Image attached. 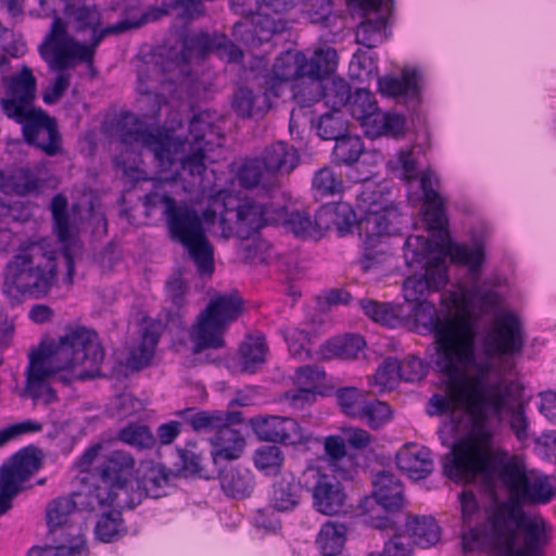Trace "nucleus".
Returning a JSON list of instances; mask_svg holds the SVG:
<instances>
[{"label":"nucleus","mask_w":556,"mask_h":556,"mask_svg":"<svg viewBox=\"0 0 556 556\" xmlns=\"http://www.w3.org/2000/svg\"><path fill=\"white\" fill-rule=\"evenodd\" d=\"M104 349L96 331L85 327L68 328L56 342L42 344L29 357L23 396L34 404L59 401L52 384L70 387L100 376Z\"/></svg>","instance_id":"f257e3e1"},{"label":"nucleus","mask_w":556,"mask_h":556,"mask_svg":"<svg viewBox=\"0 0 556 556\" xmlns=\"http://www.w3.org/2000/svg\"><path fill=\"white\" fill-rule=\"evenodd\" d=\"M523 533V548L514 556H542L551 542V526L541 517L528 516L516 498L494 500L483 525L471 527L462 535L464 553L493 551L510 554L515 549L517 531Z\"/></svg>","instance_id":"f03ea898"},{"label":"nucleus","mask_w":556,"mask_h":556,"mask_svg":"<svg viewBox=\"0 0 556 556\" xmlns=\"http://www.w3.org/2000/svg\"><path fill=\"white\" fill-rule=\"evenodd\" d=\"M408 315L417 327L434 336V353L430 362L444 377H460V368H468L477 359L475 332L460 333L456 319L450 313L439 314L434 303L426 300L412 302Z\"/></svg>","instance_id":"7ed1b4c3"},{"label":"nucleus","mask_w":556,"mask_h":556,"mask_svg":"<svg viewBox=\"0 0 556 556\" xmlns=\"http://www.w3.org/2000/svg\"><path fill=\"white\" fill-rule=\"evenodd\" d=\"M58 280V261L53 250L42 242L21 245L3 270V294L11 304L25 299L46 298Z\"/></svg>","instance_id":"20e7f679"},{"label":"nucleus","mask_w":556,"mask_h":556,"mask_svg":"<svg viewBox=\"0 0 556 556\" xmlns=\"http://www.w3.org/2000/svg\"><path fill=\"white\" fill-rule=\"evenodd\" d=\"M460 377H446L451 389L467 405L470 416V435L481 445L488 446L493 439L489 413L492 414L493 383H488L493 372L489 357L475 359L473 365L460 368Z\"/></svg>","instance_id":"39448f33"},{"label":"nucleus","mask_w":556,"mask_h":556,"mask_svg":"<svg viewBox=\"0 0 556 556\" xmlns=\"http://www.w3.org/2000/svg\"><path fill=\"white\" fill-rule=\"evenodd\" d=\"M443 472L454 481H460L484 473L496 476L515 495H519L528 480L525 465L516 457L490 458L475 453L470 443L455 444L443 458Z\"/></svg>","instance_id":"423d86ee"},{"label":"nucleus","mask_w":556,"mask_h":556,"mask_svg":"<svg viewBox=\"0 0 556 556\" xmlns=\"http://www.w3.org/2000/svg\"><path fill=\"white\" fill-rule=\"evenodd\" d=\"M36 94L37 79L31 68L24 65L7 81L4 97L0 99L3 114L22 126V134L27 143L37 141L41 130L51 132V122L54 119L35 105Z\"/></svg>","instance_id":"0eeeda50"},{"label":"nucleus","mask_w":556,"mask_h":556,"mask_svg":"<svg viewBox=\"0 0 556 556\" xmlns=\"http://www.w3.org/2000/svg\"><path fill=\"white\" fill-rule=\"evenodd\" d=\"M135 464L134 456L126 451L115 450L104 457L97 467L101 482L91 492L100 507L134 509L141 503V493L131 492Z\"/></svg>","instance_id":"6e6552de"},{"label":"nucleus","mask_w":556,"mask_h":556,"mask_svg":"<svg viewBox=\"0 0 556 556\" xmlns=\"http://www.w3.org/2000/svg\"><path fill=\"white\" fill-rule=\"evenodd\" d=\"M431 242L422 236H409L404 243V258L409 267L421 266L424 274L409 276L403 283V295L407 303L426 301L432 292L445 288L448 278L444 257L430 260Z\"/></svg>","instance_id":"1a4fd4ad"},{"label":"nucleus","mask_w":556,"mask_h":556,"mask_svg":"<svg viewBox=\"0 0 556 556\" xmlns=\"http://www.w3.org/2000/svg\"><path fill=\"white\" fill-rule=\"evenodd\" d=\"M361 230L368 236H393L401 231L403 215L393 203L392 190L387 185L366 181L356 195Z\"/></svg>","instance_id":"9d476101"},{"label":"nucleus","mask_w":556,"mask_h":556,"mask_svg":"<svg viewBox=\"0 0 556 556\" xmlns=\"http://www.w3.org/2000/svg\"><path fill=\"white\" fill-rule=\"evenodd\" d=\"M243 301L236 294H223L211 299L206 308L199 315L191 339L193 353L200 354L207 349H220L225 342L223 336L232 321L241 314Z\"/></svg>","instance_id":"9b49d317"},{"label":"nucleus","mask_w":556,"mask_h":556,"mask_svg":"<svg viewBox=\"0 0 556 556\" xmlns=\"http://www.w3.org/2000/svg\"><path fill=\"white\" fill-rule=\"evenodd\" d=\"M224 137L220 129L208 121V115L200 113L194 115L189 124V134L186 138L188 154L182 156L180 167L190 177L201 184L206 172V162H213L208 153L223 146Z\"/></svg>","instance_id":"f8f14e48"},{"label":"nucleus","mask_w":556,"mask_h":556,"mask_svg":"<svg viewBox=\"0 0 556 556\" xmlns=\"http://www.w3.org/2000/svg\"><path fill=\"white\" fill-rule=\"evenodd\" d=\"M302 483L311 494L312 506L317 513L333 516L344 510L348 495L334 475L320 467L308 466L302 471Z\"/></svg>","instance_id":"ddd939ff"},{"label":"nucleus","mask_w":556,"mask_h":556,"mask_svg":"<svg viewBox=\"0 0 556 556\" xmlns=\"http://www.w3.org/2000/svg\"><path fill=\"white\" fill-rule=\"evenodd\" d=\"M118 131L124 143H140L148 148L161 166H173L177 161L172 151V137L166 132L152 131L139 116L126 112L118 121Z\"/></svg>","instance_id":"4468645a"},{"label":"nucleus","mask_w":556,"mask_h":556,"mask_svg":"<svg viewBox=\"0 0 556 556\" xmlns=\"http://www.w3.org/2000/svg\"><path fill=\"white\" fill-rule=\"evenodd\" d=\"M492 415L498 421L507 418L509 429L519 442L530 438V420L526 415V403L521 394L514 392L509 386L493 383Z\"/></svg>","instance_id":"2eb2a0df"},{"label":"nucleus","mask_w":556,"mask_h":556,"mask_svg":"<svg viewBox=\"0 0 556 556\" xmlns=\"http://www.w3.org/2000/svg\"><path fill=\"white\" fill-rule=\"evenodd\" d=\"M495 330L490 337V345L484 348L482 355L477 353V359L489 357L494 366V355L515 356L521 354L526 334L520 318L514 313H503L495 319Z\"/></svg>","instance_id":"dca6fc26"},{"label":"nucleus","mask_w":556,"mask_h":556,"mask_svg":"<svg viewBox=\"0 0 556 556\" xmlns=\"http://www.w3.org/2000/svg\"><path fill=\"white\" fill-rule=\"evenodd\" d=\"M250 425L255 435L265 442L294 445L308 439L299 422L290 417L256 416L251 418Z\"/></svg>","instance_id":"f3484780"},{"label":"nucleus","mask_w":556,"mask_h":556,"mask_svg":"<svg viewBox=\"0 0 556 556\" xmlns=\"http://www.w3.org/2000/svg\"><path fill=\"white\" fill-rule=\"evenodd\" d=\"M227 421L220 425L214 435L210 439L214 447L212 451L213 460L218 464L220 459H238L244 448L245 440L240 430L235 429L237 425H242L243 415L241 412H228Z\"/></svg>","instance_id":"a211bd4d"},{"label":"nucleus","mask_w":556,"mask_h":556,"mask_svg":"<svg viewBox=\"0 0 556 556\" xmlns=\"http://www.w3.org/2000/svg\"><path fill=\"white\" fill-rule=\"evenodd\" d=\"M420 80V72L410 68L404 70L400 77H380L378 87L382 94L395 99L408 109H416L421 101Z\"/></svg>","instance_id":"6ab92c4d"},{"label":"nucleus","mask_w":556,"mask_h":556,"mask_svg":"<svg viewBox=\"0 0 556 556\" xmlns=\"http://www.w3.org/2000/svg\"><path fill=\"white\" fill-rule=\"evenodd\" d=\"M165 216L169 237L181 245L206 233L197 210L186 203L170 206Z\"/></svg>","instance_id":"aec40b11"},{"label":"nucleus","mask_w":556,"mask_h":556,"mask_svg":"<svg viewBox=\"0 0 556 556\" xmlns=\"http://www.w3.org/2000/svg\"><path fill=\"white\" fill-rule=\"evenodd\" d=\"M197 48L201 56L206 55L213 51H228L229 60L237 61L238 56L242 53L236 48V46L223 34H200L188 41H185L184 47L173 62V65L180 67V72H184L182 66L190 62L191 50Z\"/></svg>","instance_id":"412c9836"},{"label":"nucleus","mask_w":556,"mask_h":556,"mask_svg":"<svg viewBox=\"0 0 556 556\" xmlns=\"http://www.w3.org/2000/svg\"><path fill=\"white\" fill-rule=\"evenodd\" d=\"M302 475L296 479L292 473H286L276 479L268 493L269 507L279 513L293 511L301 503Z\"/></svg>","instance_id":"4be33fe9"},{"label":"nucleus","mask_w":556,"mask_h":556,"mask_svg":"<svg viewBox=\"0 0 556 556\" xmlns=\"http://www.w3.org/2000/svg\"><path fill=\"white\" fill-rule=\"evenodd\" d=\"M178 477V472L173 471L163 464L150 463L144 467L142 477L135 480L131 492H140L141 501L143 497L160 498L167 495V489L172 481Z\"/></svg>","instance_id":"5701e85b"},{"label":"nucleus","mask_w":556,"mask_h":556,"mask_svg":"<svg viewBox=\"0 0 556 556\" xmlns=\"http://www.w3.org/2000/svg\"><path fill=\"white\" fill-rule=\"evenodd\" d=\"M397 468L413 480L427 478L433 471L431 451L426 446L407 443L396 453Z\"/></svg>","instance_id":"b1692460"},{"label":"nucleus","mask_w":556,"mask_h":556,"mask_svg":"<svg viewBox=\"0 0 556 556\" xmlns=\"http://www.w3.org/2000/svg\"><path fill=\"white\" fill-rule=\"evenodd\" d=\"M142 27V21H118L112 25L103 27L100 31L91 36L89 43H81L72 39L70 47L72 49L76 64L78 62L92 64L97 48L102 40L109 36H118Z\"/></svg>","instance_id":"393cba45"},{"label":"nucleus","mask_w":556,"mask_h":556,"mask_svg":"<svg viewBox=\"0 0 556 556\" xmlns=\"http://www.w3.org/2000/svg\"><path fill=\"white\" fill-rule=\"evenodd\" d=\"M41 466V451L36 446L29 445L13 455L10 467L1 468V477L9 479L17 486H22Z\"/></svg>","instance_id":"a878e982"},{"label":"nucleus","mask_w":556,"mask_h":556,"mask_svg":"<svg viewBox=\"0 0 556 556\" xmlns=\"http://www.w3.org/2000/svg\"><path fill=\"white\" fill-rule=\"evenodd\" d=\"M355 223L356 212L346 202L327 203L318 208L317 226L323 228V232L337 229L339 236L344 237L352 231Z\"/></svg>","instance_id":"bb28decb"},{"label":"nucleus","mask_w":556,"mask_h":556,"mask_svg":"<svg viewBox=\"0 0 556 556\" xmlns=\"http://www.w3.org/2000/svg\"><path fill=\"white\" fill-rule=\"evenodd\" d=\"M404 486L392 472L380 471L374 481V498L387 513L400 511L404 505Z\"/></svg>","instance_id":"cd10ccee"},{"label":"nucleus","mask_w":556,"mask_h":556,"mask_svg":"<svg viewBox=\"0 0 556 556\" xmlns=\"http://www.w3.org/2000/svg\"><path fill=\"white\" fill-rule=\"evenodd\" d=\"M261 157L265 169L273 178H277V175L290 174L300 164L298 149L285 141H278L267 147Z\"/></svg>","instance_id":"c85d7f7f"},{"label":"nucleus","mask_w":556,"mask_h":556,"mask_svg":"<svg viewBox=\"0 0 556 556\" xmlns=\"http://www.w3.org/2000/svg\"><path fill=\"white\" fill-rule=\"evenodd\" d=\"M233 28L236 33H240L243 29L245 37L242 40L253 47L261 46L263 42L268 41L274 34L282 30L268 13H262L261 11L244 21L237 22Z\"/></svg>","instance_id":"c756f323"},{"label":"nucleus","mask_w":556,"mask_h":556,"mask_svg":"<svg viewBox=\"0 0 556 556\" xmlns=\"http://www.w3.org/2000/svg\"><path fill=\"white\" fill-rule=\"evenodd\" d=\"M276 213L286 229L291 231L296 238L319 239L323 236V228L317 226L318 210L314 217L305 210L288 211L286 207H280Z\"/></svg>","instance_id":"7c9ffc66"},{"label":"nucleus","mask_w":556,"mask_h":556,"mask_svg":"<svg viewBox=\"0 0 556 556\" xmlns=\"http://www.w3.org/2000/svg\"><path fill=\"white\" fill-rule=\"evenodd\" d=\"M271 207L267 203L247 201L237 206L235 212L238 231L250 235L256 232L275 218L270 217Z\"/></svg>","instance_id":"2f4dec72"},{"label":"nucleus","mask_w":556,"mask_h":556,"mask_svg":"<svg viewBox=\"0 0 556 556\" xmlns=\"http://www.w3.org/2000/svg\"><path fill=\"white\" fill-rule=\"evenodd\" d=\"M237 178L239 185L245 189L261 187L266 193L278 187L277 178H273L262 157L249 159L240 167Z\"/></svg>","instance_id":"473e14b6"},{"label":"nucleus","mask_w":556,"mask_h":556,"mask_svg":"<svg viewBox=\"0 0 556 556\" xmlns=\"http://www.w3.org/2000/svg\"><path fill=\"white\" fill-rule=\"evenodd\" d=\"M219 482L227 496L238 500L249 497L255 485L252 471L243 467L222 469Z\"/></svg>","instance_id":"72a5a7b5"},{"label":"nucleus","mask_w":556,"mask_h":556,"mask_svg":"<svg viewBox=\"0 0 556 556\" xmlns=\"http://www.w3.org/2000/svg\"><path fill=\"white\" fill-rule=\"evenodd\" d=\"M364 314L374 321L388 328H399L405 325L406 316L403 305L380 303L371 299L359 300Z\"/></svg>","instance_id":"f704fd0d"},{"label":"nucleus","mask_w":556,"mask_h":556,"mask_svg":"<svg viewBox=\"0 0 556 556\" xmlns=\"http://www.w3.org/2000/svg\"><path fill=\"white\" fill-rule=\"evenodd\" d=\"M41 187L39 178L28 168H18L7 175L0 170V191L21 197L38 193Z\"/></svg>","instance_id":"c9c22d12"},{"label":"nucleus","mask_w":556,"mask_h":556,"mask_svg":"<svg viewBox=\"0 0 556 556\" xmlns=\"http://www.w3.org/2000/svg\"><path fill=\"white\" fill-rule=\"evenodd\" d=\"M406 531L414 543L422 548L435 545L441 539V528L431 516H406Z\"/></svg>","instance_id":"e433bc0d"},{"label":"nucleus","mask_w":556,"mask_h":556,"mask_svg":"<svg viewBox=\"0 0 556 556\" xmlns=\"http://www.w3.org/2000/svg\"><path fill=\"white\" fill-rule=\"evenodd\" d=\"M231 106L241 118H260L268 112L266 96L255 93L247 87H241L233 93Z\"/></svg>","instance_id":"4c0bfd02"},{"label":"nucleus","mask_w":556,"mask_h":556,"mask_svg":"<svg viewBox=\"0 0 556 556\" xmlns=\"http://www.w3.org/2000/svg\"><path fill=\"white\" fill-rule=\"evenodd\" d=\"M182 247L187 250L190 260L194 263L197 273L201 277L212 276L215 270L214 247L206 233L191 240Z\"/></svg>","instance_id":"58836bf2"},{"label":"nucleus","mask_w":556,"mask_h":556,"mask_svg":"<svg viewBox=\"0 0 556 556\" xmlns=\"http://www.w3.org/2000/svg\"><path fill=\"white\" fill-rule=\"evenodd\" d=\"M366 342L359 334H346L328 340L321 346L324 358L354 359L365 348Z\"/></svg>","instance_id":"ea45409f"},{"label":"nucleus","mask_w":556,"mask_h":556,"mask_svg":"<svg viewBox=\"0 0 556 556\" xmlns=\"http://www.w3.org/2000/svg\"><path fill=\"white\" fill-rule=\"evenodd\" d=\"M268 348L265 338L249 337L240 346L239 359L243 372L255 374L266 363Z\"/></svg>","instance_id":"a19ab883"},{"label":"nucleus","mask_w":556,"mask_h":556,"mask_svg":"<svg viewBox=\"0 0 556 556\" xmlns=\"http://www.w3.org/2000/svg\"><path fill=\"white\" fill-rule=\"evenodd\" d=\"M447 253L454 263L467 266L472 277H479L485 258L484 249L481 244L469 247L467 244L448 242Z\"/></svg>","instance_id":"79ce46f5"},{"label":"nucleus","mask_w":556,"mask_h":556,"mask_svg":"<svg viewBox=\"0 0 556 556\" xmlns=\"http://www.w3.org/2000/svg\"><path fill=\"white\" fill-rule=\"evenodd\" d=\"M306 55L301 51L288 50L279 54L273 65V74L288 81L304 78L306 74Z\"/></svg>","instance_id":"37998d69"},{"label":"nucleus","mask_w":556,"mask_h":556,"mask_svg":"<svg viewBox=\"0 0 556 556\" xmlns=\"http://www.w3.org/2000/svg\"><path fill=\"white\" fill-rule=\"evenodd\" d=\"M306 74L305 77L309 78L312 83H319L330 75H332L338 66V53L336 49L328 47L320 49L314 53L311 60L306 59Z\"/></svg>","instance_id":"c03bdc74"},{"label":"nucleus","mask_w":556,"mask_h":556,"mask_svg":"<svg viewBox=\"0 0 556 556\" xmlns=\"http://www.w3.org/2000/svg\"><path fill=\"white\" fill-rule=\"evenodd\" d=\"M227 413L223 410H195V408H186L178 414L197 432H215V430L225 425Z\"/></svg>","instance_id":"a18cd8bd"},{"label":"nucleus","mask_w":556,"mask_h":556,"mask_svg":"<svg viewBox=\"0 0 556 556\" xmlns=\"http://www.w3.org/2000/svg\"><path fill=\"white\" fill-rule=\"evenodd\" d=\"M117 438L121 442L137 451H149L156 446L157 439L147 425L130 422L119 429Z\"/></svg>","instance_id":"49530a36"},{"label":"nucleus","mask_w":556,"mask_h":556,"mask_svg":"<svg viewBox=\"0 0 556 556\" xmlns=\"http://www.w3.org/2000/svg\"><path fill=\"white\" fill-rule=\"evenodd\" d=\"M352 93L350 84L340 77L320 84V98L332 111L341 112L342 108H346Z\"/></svg>","instance_id":"de8ad7c7"},{"label":"nucleus","mask_w":556,"mask_h":556,"mask_svg":"<svg viewBox=\"0 0 556 556\" xmlns=\"http://www.w3.org/2000/svg\"><path fill=\"white\" fill-rule=\"evenodd\" d=\"M39 53L48 63L49 68L53 72L68 73L67 70L76 66L70 43L52 45V47L49 48L46 47V43H41L39 47Z\"/></svg>","instance_id":"09e8293b"},{"label":"nucleus","mask_w":556,"mask_h":556,"mask_svg":"<svg viewBox=\"0 0 556 556\" xmlns=\"http://www.w3.org/2000/svg\"><path fill=\"white\" fill-rule=\"evenodd\" d=\"M160 336L155 331L146 329L141 343L134 348L127 357V366L134 370L148 367L154 356Z\"/></svg>","instance_id":"8fccbe9b"},{"label":"nucleus","mask_w":556,"mask_h":556,"mask_svg":"<svg viewBox=\"0 0 556 556\" xmlns=\"http://www.w3.org/2000/svg\"><path fill=\"white\" fill-rule=\"evenodd\" d=\"M51 213L53 219V232L62 243L70 242L71 216L68 213V202L65 195L59 193L51 200Z\"/></svg>","instance_id":"3c124183"},{"label":"nucleus","mask_w":556,"mask_h":556,"mask_svg":"<svg viewBox=\"0 0 556 556\" xmlns=\"http://www.w3.org/2000/svg\"><path fill=\"white\" fill-rule=\"evenodd\" d=\"M293 98L298 106L290 113V131H293L298 119L301 116H305L307 114L306 111L320 100V84L311 81L308 85L295 89Z\"/></svg>","instance_id":"603ef678"},{"label":"nucleus","mask_w":556,"mask_h":556,"mask_svg":"<svg viewBox=\"0 0 556 556\" xmlns=\"http://www.w3.org/2000/svg\"><path fill=\"white\" fill-rule=\"evenodd\" d=\"M556 494L555 488L549 483L548 477L541 476L528 478L520 494V498L533 504H547Z\"/></svg>","instance_id":"864d4df0"},{"label":"nucleus","mask_w":556,"mask_h":556,"mask_svg":"<svg viewBox=\"0 0 556 556\" xmlns=\"http://www.w3.org/2000/svg\"><path fill=\"white\" fill-rule=\"evenodd\" d=\"M364 151V144L358 136L345 135L336 141L332 156L338 165L356 163Z\"/></svg>","instance_id":"5fc2aeb1"},{"label":"nucleus","mask_w":556,"mask_h":556,"mask_svg":"<svg viewBox=\"0 0 556 556\" xmlns=\"http://www.w3.org/2000/svg\"><path fill=\"white\" fill-rule=\"evenodd\" d=\"M346 108L350 114L358 121H365L378 111L375 94L364 88H357L352 93Z\"/></svg>","instance_id":"6e6d98bb"},{"label":"nucleus","mask_w":556,"mask_h":556,"mask_svg":"<svg viewBox=\"0 0 556 556\" xmlns=\"http://www.w3.org/2000/svg\"><path fill=\"white\" fill-rule=\"evenodd\" d=\"M386 25L387 20L382 15L363 21L356 30V42L367 48L377 47L382 42V30Z\"/></svg>","instance_id":"4d7b16f0"},{"label":"nucleus","mask_w":556,"mask_h":556,"mask_svg":"<svg viewBox=\"0 0 556 556\" xmlns=\"http://www.w3.org/2000/svg\"><path fill=\"white\" fill-rule=\"evenodd\" d=\"M348 122L342 113L332 111L324 113L317 124V134L324 140H338L346 135Z\"/></svg>","instance_id":"13d9d810"},{"label":"nucleus","mask_w":556,"mask_h":556,"mask_svg":"<svg viewBox=\"0 0 556 556\" xmlns=\"http://www.w3.org/2000/svg\"><path fill=\"white\" fill-rule=\"evenodd\" d=\"M313 188L321 198L340 194L343 190L341 174L330 167L320 168L314 176Z\"/></svg>","instance_id":"bf43d9fd"},{"label":"nucleus","mask_w":556,"mask_h":556,"mask_svg":"<svg viewBox=\"0 0 556 556\" xmlns=\"http://www.w3.org/2000/svg\"><path fill=\"white\" fill-rule=\"evenodd\" d=\"M402 361L387 357L378 367L377 372L370 378L369 386L378 388V392L392 388L393 383L401 379Z\"/></svg>","instance_id":"052dcab7"},{"label":"nucleus","mask_w":556,"mask_h":556,"mask_svg":"<svg viewBox=\"0 0 556 556\" xmlns=\"http://www.w3.org/2000/svg\"><path fill=\"white\" fill-rule=\"evenodd\" d=\"M391 417L392 410L386 402L371 400L362 405L359 418L374 430L380 429L391 420Z\"/></svg>","instance_id":"680f3d73"},{"label":"nucleus","mask_w":556,"mask_h":556,"mask_svg":"<svg viewBox=\"0 0 556 556\" xmlns=\"http://www.w3.org/2000/svg\"><path fill=\"white\" fill-rule=\"evenodd\" d=\"M285 456L281 448L277 445H265L255 451V467L265 475H275L282 467Z\"/></svg>","instance_id":"e2e57ef3"},{"label":"nucleus","mask_w":556,"mask_h":556,"mask_svg":"<svg viewBox=\"0 0 556 556\" xmlns=\"http://www.w3.org/2000/svg\"><path fill=\"white\" fill-rule=\"evenodd\" d=\"M116 5L123 10L119 21H142V26L160 20L166 13V11L160 8H150L144 12H140V0H117Z\"/></svg>","instance_id":"0e129e2a"},{"label":"nucleus","mask_w":556,"mask_h":556,"mask_svg":"<svg viewBox=\"0 0 556 556\" xmlns=\"http://www.w3.org/2000/svg\"><path fill=\"white\" fill-rule=\"evenodd\" d=\"M76 502L72 497L61 496L53 500L47 509V523L51 530L64 526L68 517L76 509Z\"/></svg>","instance_id":"69168bd1"},{"label":"nucleus","mask_w":556,"mask_h":556,"mask_svg":"<svg viewBox=\"0 0 556 556\" xmlns=\"http://www.w3.org/2000/svg\"><path fill=\"white\" fill-rule=\"evenodd\" d=\"M282 336L288 344L289 352L293 357H298L301 361L312 358L311 350L308 348L311 344L309 332L298 328H287L282 331Z\"/></svg>","instance_id":"338daca9"},{"label":"nucleus","mask_w":556,"mask_h":556,"mask_svg":"<svg viewBox=\"0 0 556 556\" xmlns=\"http://www.w3.org/2000/svg\"><path fill=\"white\" fill-rule=\"evenodd\" d=\"M390 168L395 176L412 181L418 177V163L412 150H401L394 160L389 162Z\"/></svg>","instance_id":"774afa93"}]
</instances>
